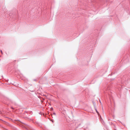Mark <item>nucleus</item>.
<instances>
[{"mask_svg":"<svg viewBox=\"0 0 130 130\" xmlns=\"http://www.w3.org/2000/svg\"><path fill=\"white\" fill-rule=\"evenodd\" d=\"M97 112L98 113H99L97 111Z\"/></svg>","mask_w":130,"mask_h":130,"instance_id":"obj_3","label":"nucleus"},{"mask_svg":"<svg viewBox=\"0 0 130 130\" xmlns=\"http://www.w3.org/2000/svg\"><path fill=\"white\" fill-rule=\"evenodd\" d=\"M53 115H56V114H55V113H53Z\"/></svg>","mask_w":130,"mask_h":130,"instance_id":"obj_1","label":"nucleus"},{"mask_svg":"<svg viewBox=\"0 0 130 130\" xmlns=\"http://www.w3.org/2000/svg\"><path fill=\"white\" fill-rule=\"evenodd\" d=\"M1 53H2V51L1 50Z\"/></svg>","mask_w":130,"mask_h":130,"instance_id":"obj_2","label":"nucleus"}]
</instances>
